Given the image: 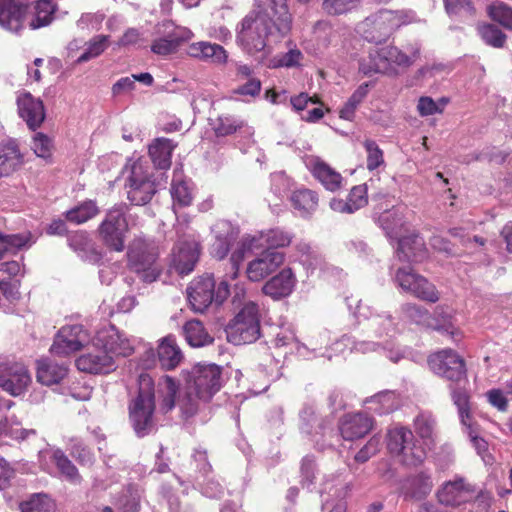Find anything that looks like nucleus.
Here are the masks:
<instances>
[{
	"mask_svg": "<svg viewBox=\"0 0 512 512\" xmlns=\"http://www.w3.org/2000/svg\"><path fill=\"white\" fill-rule=\"evenodd\" d=\"M292 27L287 0H255L254 9L237 28V43L249 54L280 42Z\"/></svg>",
	"mask_w": 512,
	"mask_h": 512,
	"instance_id": "f257e3e1",
	"label": "nucleus"
},
{
	"mask_svg": "<svg viewBox=\"0 0 512 512\" xmlns=\"http://www.w3.org/2000/svg\"><path fill=\"white\" fill-rule=\"evenodd\" d=\"M420 58V46L417 43L408 44L404 49L396 46H386L369 53L359 63V70L365 75L383 73L397 75L405 71Z\"/></svg>",
	"mask_w": 512,
	"mask_h": 512,
	"instance_id": "f03ea898",
	"label": "nucleus"
},
{
	"mask_svg": "<svg viewBox=\"0 0 512 512\" xmlns=\"http://www.w3.org/2000/svg\"><path fill=\"white\" fill-rule=\"evenodd\" d=\"M153 381L148 374L139 375L138 395L129 405V419L138 437L148 435L155 426Z\"/></svg>",
	"mask_w": 512,
	"mask_h": 512,
	"instance_id": "7ed1b4c3",
	"label": "nucleus"
},
{
	"mask_svg": "<svg viewBox=\"0 0 512 512\" xmlns=\"http://www.w3.org/2000/svg\"><path fill=\"white\" fill-rule=\"evenodd\" d=\"M414 19L412 11L381 10L367 17L362 23L365 39L381 43L402 25L411 23Z\"/></svg>",
	"mask_w": 512,
	"mask_h": 512,
	"instance_id": "20e7f679",
	"label": "nucleus"
},
{
	"mask_svg": "<svg viewBox=\"0 0 512 512\" xmlns=\"http://www.w3.org/2000/svg\"><path fill=\"white\" fill-rule=\"evenodd\" d=\"M227 340L234 345L250 344L260 337L259 306L248 301L225 328Z\"/></svg>",
	"mask_w": 512,
	"mask_h": 512,
	"instance_id": "39448f33",
	"label": "nucleus"
},
{
	"mask_svg": "<svg viewBox=\"0 0 512 512\" xmlns=\"http://www.w3.org/2000/svg\"><path fill=\"white\" fill-rule=\"evenodd\" d=\"M429 368L450 382L451 396L454 390L466 391L468 383L465 363L455 351L444 349L434 353L428 358Z\"/></svg>",
	"mask_w": 512,
	"mask_h": 512,
	"instance_id": "423d86ee",
	"label": "nucleus"
},
{
	"mask_svg": "<svg viewBox=\"0 0 512 512\" xmlns=\"http://www.w3.org/2000/svg\"><path fill=\"white\" fill-rule=\"evenodd\" d=\"M387 449L408 466L421 464L426 458V450L417 444L412 431L403 426L390 428L386 436Z\"/></svg>",
	"mask_w": 512,
	"mask_h": 512,
	"instance_id": "0eeeda50",
	"label": "nucleus"
},
{
	"mask_svg": "<svg viewBox=\"0 0 512 512\" xmlns=\"http://www.w3.org/2000/svg\"><path fill=\"white\" fill-rule=\"evenodd\" d=\"M230 286L229 280H223L215 291V282L210 275L193 280L187 288L192 309L195 312H204L213 300L221 304L230 294Z\"/></svg>",
	"mask_w": 512,
	"mask_h": 512,
	"instance_id": "6e6552de",
	"label": "nucleus"
},
{
	"mask_svg": "<svg viewBox=\"0 0 512 512\" xmlns=\"http://www.w3.org/2000/svg\"><path fill=\"white\" fill-rule=\"evenodd\" d=\"M128 266L144 282L155 281L161 272L157 263V253L153 247L142 240H135L128 248Z\"/></svg>",
	"mask_w": 512,
	"mask_h": 512,
	"instance_id": "1a4fd4ad",
	"label": "nucleus"
},
{
	"mask_svg": "<svg viewBox=\"0 0 512 512\" xmlns=\"http://www.w3.org/2000/svg\"><path fill=\"white\" fill-rule=\"evenodd\" d=\"M222 370L216 364H198L190 372L187 385L204 403L209 402L222 387Z\"/></svg>",
	"mask_w": 512,
	"mask_h": 512,
	"instance_id": "9d476101",
	"label": "nucleus"
},
{
	"mask_svg": "<svg viewBox=\"0 0 512 512\" xmlns=\"http://www.w3.org/2000/svg\"><path fill=\"white\" fill-rule=\"evenodd\" d=\"M128 199L134 205L147 204L156 193V186L151 180L149 166L141 160L135 161L130 168L126 181Z\"/></svg>",
	"mask_w": 512,
	"mask_h": 512,
	"instance_id": "9b49d317",
	"label": "nucleus"
},
{
	"mask_svg": "<svg viewBox=\"0 0 512 512\" xmlns=\"http://www.w3.org/2000/svg\"><path fill=\"white\" fill-rule=\"evenodd\" d=\"M125 215V206H115L106 213L98 228L100 238L104 244L118 252L124 249L126 233L128 232Z\"/></svg>",
	"mask_w": 512,
	"mask_h": 512,
	"instance_id": "f8f14e48",
	"label": "nucleus"
},
{
	"mask_svg": "<svg viewBox=\"0 0 512 512\" xmlns=\"http://www.w3.org/2000/svg\"><path fill=\"white\" fill-rule=\"evenodd\" d=\"M155 33L161 35L152 42L153 53L166 56L177 51L178 47L193 37L190 29L176 26L171 20H164L155 26Z\"/></svg>",
	"mask_w": 512,
	"mask_h": 512,
	"instance_id": "ddd939ff",
	"label": "nucleus"
},
{
	"mask_svg": "<svg viewBox=\"0 0 512 512\" xmlns=\"http://www.w3.org/2000/svg\"><path fill=\"white\" fill-rule=\"evenodd\" d=\"M476 488L465 478L456 476L444 482L436 492L437 500L447 507H459L470 502L476 496Z\"/></svg>",
	"mask_w": 512,
	"mask_h": 512,
	"instance_id": "4468645a",
	"label": "nucleus"
},
{
	"mask_svg": "<svg viewBox=\"0 0 512 512\" xmlns=\"http://www.w3.org/2000/svg\"><path fill=\"white\" fill-rule=\"evenodd\" d=\"M395 281L403 291L409 292L419 299L432 303L439 299L435 286L410 268H399L395 275Z\"/></svg>",
	"mask_w": 512,
	"mask_h": 512,
	"instance_id": "2eb2a0df",
	"label": "nucleus"
},
{
	"mask_svg": "<svg viewBox=\"0 0 512 512\" xmlns=\"http://www.w3.org/2000/svg\"><path fill=\"white\" fill-rule=\"evenodd\" d=\"M94 348H100L113 356H129L133 352V347L126 337H124L113 325H106L100 328L92 339Z\"/></svg>",
	"mask_w": 512,
	"mask_h": 512,
	"instance_id": "dca6fc26",
	"label": "nucleus"
},
{
	"mask_svg": "<svg viewBox=\"0 0 512 512\" xmlns=\"http://www.w3.org/2000/svg\"><path fill=\"white\" fill-rule=\"evenodd\" d=\"M88 339L89 335L82 325H67L57 333L50 351L58 356H67L80 350Z\"/></svg>",
	"mask_w": 512,
	"mask_h": 512,
	"instance_id": "f3484780",
	"label": "nucleus"
},
{
	"mask_svg": "<svg viewBox=\"0 0 512 512\" xmlns=\"http://www.w3.org/2000/svg\"><path fill=\"white\" fill-rule=\"evenodd\" d=\"M31 383V376L22 363L0 364V387L12 396L24 393Z\"/></svg>",
	"mask_w": 512,
	"mask_h": 512,
	"instance_id": "a211bd4d",
	"label": "nucleus"
},
{
	"mask_svg": "<svg viewBox=\"0 0 512 512\" xmlns=\"http://www.w3.org/2000/svg\"><path fill=\"white\" fill-rule=\"evenodd\" d=\"M284 261L283 252L266 249L247 264V277L252 282H260L274 273Z\"/></svg>",
	"mask_w": 512,
	"mask_h": 512,
	"instance_id": "6ab92c4d",
	"label": "nucleus"
},
{
	"mask_svg": "<svg viewBox=\"0 0 512 512\" xmlns=\"http://www.w3.org/2000/svg\"><path fill=\"white\" fill-rule=\"evenodd\" d=\"M453 402L458 408L461 423L466 427V433L473 447L477 453L484 458V454L488 451V443L484 438L479 436L478 426L471 420L468 393L463 390H454Z\"/></svg>",
	"mask_w": 512,
	"mask_h": 512,
	"instance_id": "aec40b11",
	"label": "nucleus"
},
{
	"mask_svg": "<svg viewBox=\"0 0 512 512\" xmlns=\"http://www.w3.org/2000/svg\"><path fill=\"white\" fill-rule=\"evenodd\" d=\"M200 255V244L194 237L178 241L172 253L171 266L180 275L191 273Z\"/></svg>",
	"mask_w": 512,
	"mask_h": 512,
	"instance_id": "412c9836",
	"label": "nucleus"
},
{
	"mask_svg": "<svg viewBox=\"0 0 512 512\" xmlns=\"http://www.w3.org/2000/svg\"><path fill=\"white\" fill-rule=\"evenodd\" d=\"M293 235L281 228H273L267 231H261L254 235H247L242 241L244 249H260L264 245L268 249L287 247L292 241Z\"/></svg>",
	"mask_w": 512,
	"mask_h": 512,
	"instance_id": "4be33fe9",
	"label": "nucleus"
},
{
	"mask_svg": "<svg viewBox=\"0 0 512 512\" xmlns=\"http://www.w3.org/2000/svg\"><path fill=\"white\" fill-rule=\"evenodd\" d=\"M76 366L80 371L90 374H107L116 368L113 356L100 348L81 355L76 360Z\"/></svg>",
	"mask_w": 512,
	"mask_h": 512,
	"instance_id": "5701e85b",
	"label": "nucleus"
},
{
	"mask_svg": "<svg viewBox=\"0 0 512 512\" xmlns=\"http://www.w3.org/2000/svg\"><path fill=\"white\" fill-rule=\"evenodd\" d=\"M17 106L19 116L26 122L30 130L35 131L44 122L46 113L41 99L26 92L18 96Z\"/></svg>",
	"mask_w": 512,
	"mask_h": 512,
	"instance_id": "b1692460",
	"label": "nucleus"
},
{
	"mask_svg": "<svg viewBox=\"0 0 512 512\" xmlns=\"http://www.w3.org/2000/svg\"><path fill=\"white\" fill-rule=\"evenodd\" d=\"M211 234L214 238L210 247V254L219 260L224 259L237 237V230L226 220H218L211 227Z\"/></svg>",
	"mask_w": 512,
	"mask_h": 512,
	"instance_id": "393cba45",
	"label": "nucleus"
},
{
	"mask_svg": "<svg viewBox=\"0 0 512 512\" xmlns=\"http://www.w3.org/2000/svg\"><path fill=\"white\" fill-rule=\"evenodd\" d=\"M27 20V5L16 0H0V26L12 33H18Z\"/></svg>",
	"mask_w": 512,
	"mask_h": 512,
	"instance_id": "a878e982",
	"label": "nucleus"
},
{
	"mask_svg": "<svg viewBox=\"0 0 512 512\" xmlns=\"http://www.w3.org/2000/svg\"><path fill=\"white\" fill-rule=\"evenodd\" d=\"M296 282L294 272L286 267L265 282L262 292L273 300H281L293 292Z\"/></svg>",
	"mask_w": 512,
	"mask_h": 512,
	"instance_id": "bb28decb",
	"label": "nucleus"
},
{
	"mask_svg": "<svg viewBox=\"0 0 512 512\" xmlns=\"http://www.w3.org/2000/svg\"><path fill=\"white\" fill-rule=\"evenodd\" d=\"M373 427V419L365 413L348 414L340 423V433L345 440L353 441L365 436Z\"/></svg>",
	"mask_w": 512,
	"mask_h": 512,
	"instance_id": "cd10ccee",
	"label": "nucleus"
},
{
	"mask_svg": "<svg viewBox=\"0 0 512 512\" xmlns=\"http://www.w3.org/2000/svg\"><path fill=\"white\" fill-rule=\"evenodd\" d=\"M187 53L190 57L214 65H224L228 61V53L221 45L207 41L190 44Z\"/></svg>",
	"mask_w": 512,
	"mask_h": 512,
	"instance_id": "c85d7f7f",
	"label": "nucleus"
},
{
	"mask_svg": "<svg viewBox=\"0 0 512 512\" xmlns=\"http://www.w3.org/2000/svg\"><path fill=\"white\" fill-rule=\"evenodd\" d=\"M306 166L313 176L329 191H336L341 187L342 176L319 157H309Z\"/></svg>",
	"mask_w": 512,
	"mask_h": 512,
	"instance_id": "c756f323",
	"label": "nucleus"
},
{
	"mask_svg": "<svg viewBox=\"0 0 512 512\" xmlns=\"http://www.w3.org/2000/svg\"><path fill=\"white\" fill-rule=\"evenodd\" d=\"M56 5L51 0H38L27 5V23L33 29L46 27L54 20Z\"/></svg>",
	"mask_w": 512,
	"mask_h": 512,
	"instance_id": "7c9ffc66",
	"label": "nucleus"
},
{
	"mask_svg": "<svg viewBox=\"0 0 512 512\" xmlns=\"http://www.w3.org/2000/svg\"><path fill=\"white\" fill-rule=\"evenodd\" d=\"M40 464L44 466L43 460L51 459L57 466L61 475L69 482L78 484L81 482V476L76 466L60 449H46L39 453Z\"/></svg>",
	"mask_w": 512,
	"mask_h": 512,
	"instance_id": "2f4dec72",
	"label": "nucleus"
},
{
	"mask_svg": "<svg viewBox=\"0 0 512 512\" xmlns=\"http://www.w3.org/2000/svg\"><path fill=\"white\" fill-rule=\"evenodd\" d=\"M397 256L403 261H422L426 256V248L423 238L417 234L399 238Z\"/></svg>",
	"mask_w": 512,
	"mask_h": 512,
	"instance_id": "473e14b6",
	"label": "nucleus"
},
{
	"mask_svg": "<svg viewBox=\"0 0 512 512\" xmlns=\"http://www.w3.org/2000/svg\"><path fill=\"white\" fill-rule=\"evenodd\" d=\"M157 354L161 366L166 370L176 368L183 359V353L172 335L161 340Z\"/></svg>",
	"mask_w": 512,
	"mask_h": 512,
	"instance_id": "72a5a7b5",
	"label": "nucleus"
},
{
	"mask_svg": "<svg viewBox=\"0 0 512 512\" xmlns=\"http://www.w3.org/2000/svg\"><path fill=\"white\" fill-rule=\"evenodd\" d=\"M22 163L23 156L14 141L0 144V178L16 171Z\"/></svg>",
	"mask_w": 512,
	"mask_h": 512,
	"instance_id": "f704fd0d",
	"label": "nucleus"
},
{
	"mask_svg": "<svg viewBox=\"0 0 512 512\" xmlns=\"http://www.w3.org/2000/svg\"><path fill=\"white\" fill-rule=\"evenodd\" d=\"M67 375V367L48 359L37 361V380L43 385L50 386L59 383Z\"/></svg>",
	"mask_w": 512,
	"mask_h": 512,
	"instance_id": "c9c22d12",
	"label": "nucleus"
},
{
	"mask_svg": "<svg viewBox=\"0 0 512 512\" xmlns=\"http://www.w3.org/2000/svg\"><path fill=\"white\" fill-rule=\"evenodd\" d=\"M182 333L186 342L192 347H203L214 341L203 323L197 319L187 321L182 328Z\"/></svg>",
	"mask_w": 512,
	"mask_h": 512,
	"instance_id": "e433bc0d",
	"label": "nucleus"
},
{
	"mask_svg": "<svg viewBox=\"0 0 512 512\" xmlns=\"http://www.w3.org/2000/svg\"><path fill=\"white\" fill-rule=\"evenodd\" d=\"M175 146L167 138H157L149 146V155L154 165L160 169H168L171 165L172 151Z\"/></svg>",
	"mask_w": 512,
	"mask_h": 512,
	"instance_id": "4c0bfd02",
	"label": "nucleus"
},
{
	"mask_svg": "<svg viewBox=\"0 0 512 512\" xmlns=\"http://www.w3.org/2000/svg\"><path fill=\"white\" fill-rule=\"evenodd\" d=\"M433 488V482L429 475L420 473L407 482L405 497L416 501L425 499Z\"/></svg>",
	"mask_w": 512,
	"mask_h": 512,
	"instance_id": "58836bf2",
	"label": "nucleus"
},
{
	"mask_svg": "<svg viewBox=\"0 0 512 512\" xmlns=\"http://www.w3.org/2000/svg\"><path fill=\"white\" fill-rule=\"evenodd\" d=\"M291 202L302 217H306L314 212L318 205L316 194L308 189L295 191L291 196Z\"/></svg>",
	"mask_w": 512,
	"mask_h": 512,
	"instance_id": "ea45409f",
	"label": "nucleus"
},
{
	"mask_svg": "<svg viewBox=\"0 0 512 512\" xmlns=\"http://www.w3.org/2000/svg\"><path fill=\"white\" fill-rule=\"evenodd\" d=\"M274 345L276 348H288L289 352H295L303 359L310 358L309 347L306 344L298 342L294 334L289 330L280 331L274 339Z\"/></svg>",
	"mask_w": 512,
	"mask_h": 512,
	"instance_id": "a19ab883",
	"label": "nucleus"
},
{
	"mask_svg": "<svg viewBox=\"0 0 512 512\" xmlns=\"http://www.w3.org/2000/svg\"><path fill=\"white\" fill-rule=\"evenodd\" d=\"M380 226L390 238L398 237L399 231L404 226L403 212L399 208H392L380 214L378 218Z\"/></svg>",
	"mask_w": 512,
	"mask_h": 512,
	"instance_id": "79ce46f5",
	"label": "nucleus"
},
{
	"mask_svg": "<svg viewBox=\"0 0 512 512\" xmlns=\"http://www.w3.org/2000/svg\"><path fill=\"white\" fill-rule=\"evenodd\" d=\"M434 321L431 322L433 329L449 334L453 339H457L460 336L459 330L454 326L452 321V310L448 307L437 306L434 311Z\"/></svg>",
	"mask_w": 512,
	"mask_h": 512,
	"instance_id": "37998d69",
	"label": "nucleus"
},
{
	"mask_svg": "<svg viewBox=\"0 0 512 512\" xmlns=\"http://www.w3.org/2000/svg\"><path fill=\"white\" fill-rule=\"evenodd\" d=\"M0 433L15 440H25L36 435L34 429H25L21 421L15 416L6 417L0 422Z\"/></svg>",
	"mask_w": 512,
	"mask_h": 512,
	"instance_id": "c03bdc74",
	"label": "nucleus"
},
{
	"mask_svg": "<svg viewBox=\"0 0 512 512\" xmlns=\"http://www.w3.org/2000/svg\"><path fill=\"white\" fill-rule=\"evenodd\" d=\"M446 13L451 18H472L476 9L471 0H443Z\"/></svg>",
	"mask_w": 512,
	"mask_h": 512,
	"instance_id": "a18cd8bd",
	"label": "nucleus"
},
{
	"mask_svg": "<svg viewBox=\"0 0 512 512\" xmlns=\"http://www.w3.org/2000/svg\"><path fill=\"white\" fill-rule=\"evenodd\" d=\"M414 428L417 435L427 442L433 441L436 428V420L429 412H421L414 419Z\"/></svg>",
	"mask_w": 512,
	"mask_h": 512,
	"instance_id": "49530a36",
	"label": "nucleus"
},
{
	"mask_svg": "<svg viewBox=\"0 0 512 512\" xmlns=\"http://www.w3.org/2000/svg\"><path fill=\"white\" fill-rule=\"evenodd\" d=\"M477 30L481 39L487 45L492 46L494 48L504 47L507 40V36L497 26L493 24H482L478 26Z\"/></svg>",
	"mask_w": 512,
	"mask_h": 512,
	"instance_id": "de8ad7c7",
	"label": "nucleus"
},
{
	"mask_svg": "<svg viewBox=\"0 0 512 512\" xmlns=\"http://www.w3.org/2000/svg\"><path fill=\"white\" fill-rule=\"evenodd\" d=\"M487 13L493 21L512 31V7L497 1L488 6Z\"/></svg>",
	"mask_w": 512,
	"mask_h": 512,
	"instance_id": "09e8293b",
	"label": "nucleus"
},
{
	"mask_svg": "<svg viewBox=\"0 0 512 512\" xmlns=\"http://www.w3.org/2000/svg\"><path fill=\"white\" fill-rule=\"evenodd\" d=\"M99 212L98 207L93 201H85L79 206L66 212L68 221L75 224H82L96 216Z\"/></svg>",
	"mask_w": 512,
	"mask_h": 512,
	"instance_id": "8fccbe9b",
	"label": "nucleus"
},
{
	"mask_svg": "<svg viewBox=\"0 0 512 512\" xmlns=\"http://www.w3.org/2000/svg\"><path fill=\"white\" fill-rule=\"evenodd\" d=\"M109 45V36L96 35L88 43L86 50L79 56L77 62L83 63L101 55Z\"/></svg>",
	"mask_w": 512,
	"mask_h": 512,
	"instance_id": "3c124183",
	"label": "nucleus"
},
{
	"mask_svg": "<svg viewBox=\"0 0 512 512\" xmlns=\"http://www.w3.org/2000/svg\"><path fill=\"white\" fill-rule=\"evenodd\" d=\"M0 241L5 248V254L10 250L18 251L30 247L33 243L30 232L20 234H3L0 232Z\"/></svg>",
	"mask_w": 512,
	"mask_h": 512,
	"instance_id": "603ef678",
	"label": "nucleus"
},
{
	"mask_svg": "<svg viewBox=\"0 0 512 512\" xmlns=\"http://www.w3.org/2000/svg\"><path fill=\"white\" fill-rule=\"evenodd\" d=\"M304 59V55L295 46L290 48L286 53L275 56L271 59L270 66L272 68H294L299 67L301 65L302 60Z\"/></svg>",
	"mask_w": 512,
	"mask_h": 512,
	"instance_id": "864d4df0",
	"label": "nucleus"
},
{
	"mask_svg": "<svg viewBox=\"0 0 512 512\" xmlns=\"http://www.w3.org/2000/svg\"><path fill=\"white\" fill-rule=\"evenodd\" d=\"M361 0H323V11L332 16L343 15L358 7Z\"/></svg>",
	"mask_w": 512,
	"mask_h": 512,
	"instance_id": "5fc2aeb1",
	"label": "nucleus"
},
{
	"mask_svg": "<svg viewBox=\"0 0 512 512\" xmlns=\"http://www.w3.org/2000/svg\"><path fill=\"white\" fill-rule=\"evenodd\" d=\"M401 313L404 319L420 325L431 326V317L428 311L415 304H404L401 307Z\"/></svg>",
	"mask_w": 512,
	"mask_h": 512,
	"instance_id": "6e6d98bb",
	"label": "nucleus"
},
{
	"mask_svg": "<svg viewBox=\"0 0 512 512\" xmlns=\"http://www.w3.org/2000/svg\"><path fill=\"white\" fill-rule=\"evenodd\" d=\"M31 149L38 157L48 159L52 154L53 141L48 135L37 132L32 137Z\"/></svg>",
	"mask_w": 512,
	"mask_h": 512,
	"instance_id": "4d7b16f0",
	"label": "nucleus"
},
{
	"mask_svg": "<svg viewBox=\"0 0 512 512\" xmlns=\"http://www.w3.org/2000/svg\"><path fill=\"white\" fill-rule=\"evenodd\" d=\"M243 121L230 115L219 116L214 124V130L218 136L233 134L243 126Z\"/></svg>",
	"mask_w": 512,
	"mask_h": 512,
	"instance_id": "13d9d810",
	"label": "nucleus"
},
{
	"mask_svg": "<svg viewBox=\"0 0 512 512\" xmlns=\"http://www.w3.org/2000/svg\"><path fill=\"white\" fill-rule=\"evenodd\" d=\"M171 196L174 204L181 207L189 206L193 200L192 191L185 181H174L172 183Z\"/></svg>",
	"mask_w": 512,
	"mask_h": 512,
	"instance_id": "bf43d9fd",
	"label": "nucleus"
},
{
	"mask_svg": "<svg viewBox=\"0 0 512 512\" xmlns=\"http://www.w3.org/2000/svg\"><path fill=\"white\" fill-rule=\"evenodd\" d=\"M369 327L379 337L388 335L395 330V324L389 314H375L369 322Z\"/></svg>",
	"mask_w": 512,
	"mask_h": 512,
	"instance_id": "052dcab7",
	"label": "nucleus"
},
{
	"mask_svg": "<svg viewBox=\"0 0 512 512\" xmlns=\"http://www.w3.org/2000/svg\"><path fill=\"white\" fill-rule=\"evenodd\" d=\"M300 473L302 487L310 490L315 483L314 480L316 473V463L313 456L307 455L303 457L301 461Z\"/></svg>",
	"mask_w": 512,
	"mask_h": 512,
	"instance_id": "680f3d73",
	"label": "nucleus"
},
{
	"mask_svg": "<svg viewBox=\"0 0 512 512\" xmlns=\"http://www.w3.org/2000/svg\"><path fill=\"white\" fill-rule=\"evenodd\" d=\"M205 404L202 400H199L195 393L191 391V387L187 385L186 393L180 400V408L185 417L194 416L201 408V405Z\"/></svg>",
	"mask_w": 512,
	"mask_h": 512,
	"instance_id": "e2e57ef3",
	"label": "nucleus"
},
{
	"mask_svg": "<svg viewBox=\"0 0 512 512\" xmlns=\"http://www.w3.org/2000/svg\"><path fill=\"white\" fill-rule=\"evenodd\" d=\"M364 148L367 153V168L372 171L384 164L383 151L374 140H366Z\"/></svg>",
	"mask_w": 512,
	"mask_h": 512,
	"instance_id": "0e129e2a",
	"label": "nucleus"
},
{
	"mask_svg": "<svg viewBox=\"0 0 512 512\" xmlns=\"http://www.w3.org/2000/svg\"><path fill=\"white\" fill-rule=\"evenodd\" d=\"M329 343V334L327 331H323L318 333L315 336H312L308 344H306L309 347L310 352V358H315L318 356H327L329 359L331 358L330 355H327L323 350L326 349L327 345Z\"/></svg>",
	"mask_w": 512,
	"mask_h": 512,
	"instance_id": "69168bd1",
	"label": "nucleus"
},
{
	"mask_svg": "<svg viewBox=\"0 0 512 512\" xmlns=\"http://www.w3.org/2000/svg\"><path fill=\"white\" fill-rule=\"evenodd\" d=\"M53 508L51 498L46 494H36L23 506V512H48Z\"/></svg>",
	"mask_w": 512,
	"mask_h": 512,
	"instance_id": "338daca9",
	"label": "nucleus"
},
{
	"mask_svg": "<svg viewBox=\"0 0 512 512\" xmlns=\"http://www.w3.org/2000/svg\"><path fill=\"white\" fill-rule=\"evenodd\" d=\"M161 385L164 386L165 395L161 403V409L164 412H168L173 409L175 405V396L177 393L178 386L173 378L165 376Z\"/></svg>",
	"mask_w": 512,
	"mask_h": 512,
	"instance_id": "774afa93",
	"label": "nucleus"
}]
</instances>
